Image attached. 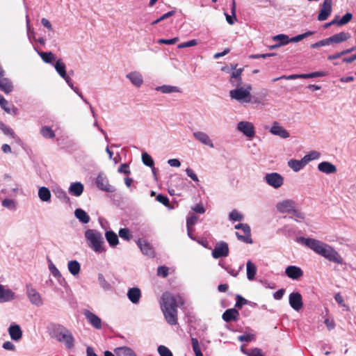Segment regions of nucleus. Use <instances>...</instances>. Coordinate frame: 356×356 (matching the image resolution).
<instances>
[{"label":"nucleus","mask_w":356,"mask_h":356,"mask_svg":"<svg viewBox=\"0 0 356 356\" xmlns=\"http://www.w3.org/2000/svg\"><path fill=\"white\" fill-rule=\"evenodd\" d=\"M297 241L308 247L318 254L336 264H342L343 259L332 247L312 238L298 237Z\"/></svg>","instance_id":"obj_1"},{"label":"nucleus","mask_w":356,"mask_h":356,"mask_svg":"<svg viewBox=\"0 0 356 356\" xmlns=\"http://www.w3.org/2000/svg\"><path fill=\"white\" fill-rule=\"evenodd\" d=\"M161 309L166 321L170 325L177 323V304L175 297L170 293H164L161 297Z\"/></svg>","instance_id":"obj_2"},{"label":"nucleus","mask_w":356,"mask_h":356,"mask_svg":"<svg viewBox=\"0 0 356 356\" xmlns=\"http://www.w3.org/2000/svg\"><path fill=\"white\" fill-rule=\"evenodd\" d=\"M88 246L95 252L101 253L106 251L104 245V241L102 234L96 229H87L85 232Z\"/></svg>","instance_id":"obj_3"},{"label":"nucleus","mask_w":356,"mask_h":356,"mask_svg":"<svg viewBox=\"0 0 356 356\" xmlns=\"http://www.w3.org/2000/svg\"><path fill=\"white\" fill-rule=\"evenodd\" d=\"M51 335L59 342L64 343L67 349H71L74 346V339L71 332L61 325L54 326Z\"/></svg>","instance_id":"obj_4"},{"label":"nucleus","mask_w":356,"mask_h":356,"mask_svg":"<svg viewBox=\"0 0 356 356\" xmlns=\"http://www.w3.org/2000/svg\"><path fill=\"white\" fill-rule=\"evenodd\" d=\"M235 90H232L229 92V95L232 99H234L237 101H243L244 102H251V95L250 91L252 90L251 85L248 84L246 86L245 88H243L241 86L236 87Z\"/></svg>","instance_id":"obj_5"},{"label":"nucleus","mask_w":356,"mask_h":356,"mask_svg":"<svg viewBox=\"0 0 356 356\" xmlns=\"http://www.w3.org/2000/svg\"><path fill=\"white\" fill-rule=\"evenodd\" d=\"M235 229H241L243 232V234L238 232H236V236L239 241L248 244L253 243L251 238L250 227L248 224L239 223L235 225Z\"/></svg>","instance_id":"obj_6"},{"label":"nucleus","mask_w":356,"mask_h":356,"mask_svg":"<svg viewBox=\"0 0 356 356\" xmlns=\"http://www.w3.org/2000/svg\"><path fill=\"white\" fill-rule=\"evenodd\" d=\"M229 254V246L226 242L220 241L214 247L212 251V256L214 259L225 257Z\"/></svg>","instance_id":"obj_7"},{"label":"nucleus","mask_w":356,"mask_h":356,"mask_svg":"<svg viewBox=\"0 0 356 356\" xmlns=\"http://www.w3.org/2000/svg\"><path fill=\"white\" fill-rule=\"evenodd\" d=\"M265 180L267 184L275 188H280L284 183L283 177L277 172L266 174Z\"/></svg>","instance_id":"obj_8"},{"label":"nucleus","mask_w":356,"mask_h":356,"mask_svg":"<svg viewBox=\"0 0 356 356\" xmlns=\"http://www.w3.org/2000/svg\"><path fill=\"white\" fill-rule=\"evenodd\" d=\"M237 129L245 136L252 138L255 135L254 127L252 123L247 121H241L238 123Z\"/></svg>","instance_id":"obj_9"},{"label":"nucleus","mask_w":356,"mask_h":356,"mask_svg":"<svg viewBox=\"0 0 356 356\" xmlns=\"http://www.w3.org/2000/svg\"><path fill=\"white\" fill-rule=\"evenodd\" d=\"M97 186L102 191L113 193L115 188L111 186L106 177L99 174L96 179Z\"/></svg>","instance_id":"obj_10"},{"label":"nucleus","mask_w":356,"mask_h":356,"mask_svg":"<svg viewBox=\"0 0 356 356\" xmlns=\"http://www.w3.org/2000/svg\"><path fill=\"white\" fill-rule=\"evenodd\" d=\"M289 301L291 307L296 311H299L303 307L302 298L298 292L291 293L289 295Z\"/></svg>","instance_id":"obj_11"},{"label":"nucleus","mask_w":356,"mask_h":356,"mask_svg":"<svg viewBox=\"0 0 356 356\" xmlns=\"http://www.w3.org/2000/svg\"><path fill=\"white\" fill-rule=\"evenodd\" d=\"M296 205V204L293 200H285L278 202L276 205V208L280 213H291Z\"/></svg>","instance_id":"obj_12"},{"label":"nucleus","mask_w":356,"mask_h":356,"mask_svg":"<svg viewBox=\"0 0 356 356\" xmlns=\"http://www.w3.org/2000/svg\"><path fill=\"white\" fill-rule=\"evenodd\" d=\"M332 13V0H324L320 13L318 15L319 21H324L327 19Z\"/></svg>","instance_id":"obj_13"},{"label":"nucleus","mask_w":356,"mask_h":356,"mask_svg":"<svg viewBox=\"0 0 356 356\" xmlns=\"http://www.w3.org/2000/svg\"><path fill=\"white\" fill-rule=\"evenodd\" d=\"M236 67L237 65H232V68L234 70L231 74L229 81L233 86L239 87L242 84L241 74L243 71V68L236 69Z\"/></svg>","instance_id":"obj_14"},{"label":"nucleus","mask_w":356,"mask_h":356,"mask_svg":"<svg viewBox=\"0 0 356 356\" xmlns=\"http://www.w3.org/2000/svg\"><path fill=\"white\" fill-rule=\"evenodd\" d=\"M54 67H55L56 72H58V74L63 79H64L66 81V82L69 84V86L72 87V85H71V83H70L71 79L70 78L69 76L67 75L65 64L63 63V61L61 58H59L56 60V62L54 65Z\"/></svg>","instance_id":"obj_15"},{"label":"nucleus","mask_w":356,"mask_h":356,"mask_svg":"<svg viewBox=\"0 0 356 356\" xmlns=\"http://www.w3.org/2000/svg\"><path fill=\"white\" fill-rule=\"evenodd\" d=\"M286 275L292 280H299L303 275L302 270L296 266H289L285 269Z\"/></svg>","instance_id":"obj_16"},{"label":"nucleus","mask_w":356,"mask_h":356,"mask_svg":"<svg viewBox=\"0 0 356 356\" xmlns=\"http://www.w3.org/2000/svg\"><path fill=\"white\" fill-rule=\"evenodd\" d=\"M84 315L88 323L95 329L99 330L102 328V320L99 316L89 310H86Z\"/></svg>","instance_id":"obj_17"},{"label":"nucleus","mask_w":356,"mask_h":356,"mask_svg":"<svg viewBox=\"0 0 356 356\" xmlns=\"http://www.w3.org/2000/svg\"><path fill=\"white\" fill-rule=\"evenodd\" d=\"M270 132L275 135L278 136L282 138H287L289 137V133L283 127L280 126L277 122H274L270 129Z\"/></svg>","instance_id":"obj_18"},{"label":"nucleus","mask_w":356,"mask_h":356,"mask_svg":"<svg viewBox=\"0 0 356 356\" xmlns=\"http://www.w3.org/2000/svg\"><path fill=\"white\" fill-rule=\"evenodd\" d=\"M27 296L33 304L37 306H40L42 304L40 293L29 285L27 286Z\"/></svg>","instance_id":"obj_19"},{"label":"nucleus","mask_w":356,"mask_h":356,"mask_svg":"<svg viewBox=\"0 0 356 356\" xmlns=\"http://www.w3.org/2000/svg\"><path fill=\"white\" fill-rule=\"evenodd\" d=\"M239 312L236 308H231L225 310L222 318L225 322L236 321L238 319Z\"/></svg>","instance_id":"obj_20"},{"label":"nucleus","mask_w":356,"mask_h":356,"mask_svg":"<svg viewBox=\"0 0 356 356\" xmlns=\"http://www.w3.org/2000/svg\"><path fill=\"white\" fill-rule=\"evenodd\" d=\"M350 38L349 33L340 32L334 34L332 36L327 38L329 44L331 43H341L342 42L348 40Z\"/></svg>","instance_id":"obj_21"},{"label":"nucleus","mask_w":356,"mask_h":356,"mask_svg":"<svg viewBox=\"0 0 356 356\" xmlns=\"http://www.w3.org/2000/svg\"><path fill=\"white\" fill-rule=\"evenodd\" d=\"M15 293L10 289H5L0 284V302H5L13 300Z\"/></svg>","instance_id":"obj_22"},{"label":"nucleus","mask_w":356,"mask_h":356,"mask_svg":"<svg viewBox=\"0 0 356 356\" xmlns=\"http://www.w3.org/2000/svg\"><path fill=\"white\" fill-rule=\"evenodd\" d=\"M318 169L319 171L326 174H331L337 172L336 166L327 161L320 163L318 165Z\"/></svg>","instance_id":"obj_23"},{"label":"nucleus","mask_w":356,"mask_h":356,"mask_svg":"<svg viewBox=\"0 0 356 356\" xmlns=\"http://www.w3.org/2000/svg\"><path fill=\"white\" fill-rule=\"evenodd\" d=\"M193 136L202 144L208 145L210 147H213V144L207 134L202 131H197L193 133Z\"/></svg>","instance_id":"obj_24"},{"label":"nucleus","mask_w":356,"mask_h":356,"mask_svg":"<svg viewBox=\"0 0 356 356\" xmlns=\"http://www.w3.org/2000/svg\"><path fill=\"white\" fill-rule=\"evenodd\" d=\"M138 245L142 252L148 256H154V250L151 245L145 240H138Z\"/></svg>","instance_id":"obj_25"},{"label":"nucleus","mask_w":356,"mask_h":356,"mask_svg":"<svg viewBox=\"0 0 356 356\" xmlns=\"http://www.w3.org/2000/svg\"><path fill=\"white\" fill-rule=\"evenodd\" d=\"M127 296L131 302L137 304L141 297L140 290L136 287L131 288L128 291Z\"/></svg>","instance_id":"obj_26"},{"label":"nucleus","mask_w":356,"mask_h":356,"mask_svg":"<svg viewBox=\"0 0 356 356\" xmlns=\"http://www.w3.org/2000/svg\"><path fill=\"white\" fill-rule=\"evenodd\" d=\"M8 333L10 338L14 341H18L22 337V330L18 325H10L8 328Z\"/></svg>","instance_id":"obj_27"},{"label":"nucleus","mask_w":356,"mask_h":356,"mask_svg":"<svg viewBox=\"0 0 356 356\" xmlns=\"http://www.w3.org/2000/svg\"><path fill=\"white\" fill-rule=\"evenodd\" d=\"M105 237L111 247L114 248L119 243L118 235L113 231H107Z\"/></svg>","instance_id":"obj_28"},{"label":"nucleus","mask_w":356,"mask_h":356,"mask_svg":"<svg viewBox=\"0 0 356 356\" xmlns=\"http://www.w3.org/2000/svg\"><path fill=\"white\" fill-rule=\"evenodd\" d=\"M305 161L302 158L301 160L291 159L288 161V165L295 172H298L306 165Z\"/></svg>","instance_id":"obj_29"},{"label":"nucleus","mask_w":356,"mask_h":356,"mask_svg":"<svg viewBox=\"0 0 356 356\" xmlns=\"http://www.w3.org/2000/svg\"><path fill=\"white\" fill-rule=\"evenodd\" d=\"M127 77L137 87L140 86L143 82L142 75L139 72H131L127 75Z\"/></svg>","instance_id":"obj_30"},{"label":"nucleus","mask_w":356,"mask_h":356,"mask_svg":"<svg viewBox=\"0 0 356 356\" xmlns=\"http://www.w3.org/2000/svg\"><path fill=\"white\" fill-rule=\"evenodd\" d=\"M13 89L12 82L7 78H0V90L6 94L10 92Z\"/></svg>","instance_id":"obj_31"},{"label":"nucleus","mask_w":356,"mask_h":356,"mask_svg":"<svg viewBox=\"0 0 356 356\" xmlns=\"http://www.w3.org/2000/svg\"><path fill=\"white\" fill-rule=\"evenodd\" d=\"M38 196L41 201L49 202L51 199V195L48 188L42 186L38 190Z\"/></svg>","instance_id":"obj_32"},{"label":"nucleus","mask_w":356,"mask_h":356,"mask_svg":"<svg viewBox=\"0 0 356 356\" xmlns=\"http://www.w3.org/2000/svg\"><path fill=\"white\" fill-rule=\"evenodd\" d=\"M70 193L75 196H80L83 191V185L80 182L71 184L69 188Z\"/></svg>","instance_id":"obj_33"},{"label":"nucleus","mask_w":356,"mask_h":356,"mask_svg":"<svg viewBox=\"0 0 356 356\" xmlns=\"http://www.w3.org/2000/svg\"><path fill=\"white\" fill-rule=\"evenodd\" d=\"M75 216L82 223L86 224L89 222L90 218V216L86 213L85 211L81 209H77L74 212Z\"/></svg>","instance_id":"obj_34"},{"label":"nucleus","mask_w":356,"mask_h":356,"mask_svg":"<svg viewBox=\"0 0 356 356\" xmlns=\"http://www.w3.org/2000/svg\"><path fill=\"white\" fill-rule=\"evenodd\" d=\"M115 353L118 356H136L134 350L127 346L116 348Z\"/></svg>","instance_id":"obj_35"},{"label":"nucleus","mask_w":356,"mask_h":356,"mask_svg":"<svg viewBox=\"0 0 356 356\" xmlns=\"http://www.w3.org/2000/svg\"><path fill=\"white\" fill-rule=\"evenodd\" d=\"M247 277L249 280H252L257 273L256 266L251 261H248L246 264Z\"/></svg>","instance_id":"obj_36"},{"label":"nucleus","mask_w":356,"mask_h":356,"mask_svg":"<svg viewBox=\"0 0 356 356\" xmlns=\"http://www.w3.org/2000/svg\"><path fill=\"white\" fill-rule=\"evenodd\" d=\"M236 1H235V0H232V16L229 15L228 14H225L226 20L231 25L234 24V22L237 20L236 16Z\"/></svg>","instance_id":"obj_37"},{"label":"nucleus","mask_w":356,"mask_h":356,"mask_svg":"<svg viewBox=\"0 0 356 356\" xmlns=\"http://www.w3.org/2000/svg\"><path fill=\"white\" fill-rule=\"evenodd\" d=\"M40 134L45 138H55V133L52 129L48 126H44L40 129Z\"/></svg>","instance_id":"obj_38"},{"label":"nucleus","mask_w":356,"mask_h":356,"mask_svg":"<svg viewBox=\"0 0 356 356\" xmlns=\"http://www.w3.org/2000/svg\"><path fill=\"white\" fill-rule=\"evenodd\" d=\"M142 161L145 165L152 168V172L155 174V168H154V161L147 153L144 152L142 154Z\"/></svg>","instance_id":"obj_39"},{"label":"nucleus","mask_w":356,"mask_h":356,"mask_svg":"<svg viewBox=\"0 0 356 356\" xmlns=\"http://www.w3.org/2000/svg\"><path fill=\"white\" fill-rule=\"evenodd\" d=\"M68 269L73 275H76L80 271V264L75 260L70 261L68 262Z\"/></svg>","instance_id":"obj_40"},{"label":"nucleus","mask_w":356,"mask_h":356,"mask_svg":"<svg viewBox=\"0 0 356 356\" xmlns=\"http://www.w3.org/2000/svg\"><path fill=\"white\" fill-rule=\"evenodd\" d=\"M40 56L42 60L47 63H51L55 60V56L51 51L44 52L42 51L40 54Z\"/></svg>","instance_id":"obj_41"},{"label":"nucleus","mask_w":356,"mask_h":356,"mask_svg":"<svg viewBox=\"0 0 356 356\" xmlns=\"http://www.w3.org/2000/svg\"><path fill=\"white\" fill-rule=\"evenodd\" d=\"M321 156V154L316 151H312L308 154L305 155L303 159L305 161L306 164H307L309 161L318 159Z\"/></svg>","instance_id":"obj_42"},{"label":"nucleus","mask_w":356,"mask_h":356,"mask_svg":"<svg viewBox=\"0 0 356 356\" xmlns=\"http://www.w3.org/2000/svg\"><path fill=\"white\" fill-rule=\"evenodd\" d=\"M314 33V31H307L302 34H300V35H298L295 37H293L290 39V42H298L312 35H313Z\"/></svg>","instance_id":"obj_43"},{"label":"nucleus","mask_w":356,"mask_h":356,"mask_svg":"<svg viewBox=\"0 0 356 356\" xmlns=\"http://www.w3.org/2000/svg\"><path fill=\"white\" fill-rule=\"evenodd\" d=\"M305 79V74H291L289 76L283 75L282 76L275 78L273 79V81H277L280 79H286V80H291V79Z\"/></svg>","instance_id":"obj_44"},{"label":"nucleus","mask_w":356,"mask_h":356,"mask_svg":"<svg viewBox=\"0 0 356 356\" xmlns=\"http://www.w3.org/2000/svg\"><path fill=\"white\" fill-rule=\"evenodd\" d=\"M191 343H192V347H193V351H194L195 355L196 356L203 355V354L201 352L200 348L199 341L196 338L191 339Z\"/></svg>","instance_id":"obj_45"},{"label":"nucleus","mask_w":356,"mask_h":356,"mask_svg":"<svg viewBox=\"0 0 356 356\" xmlns=\"http://www.w3.org/2000/svg\"><path fill=\"white\" fill-rule=\"evenodd\" d=\"M119 236L122 238L127 240V241H130L132 237V235H131L129 229L127 228L120 229L119 230Z\"/></svg>","instance_id":"obj_46"},{"label":"nucleus","mask_w":356,"mask_h":356,"mask_svg":"<svg viewBox=\"0 0 356 356\" xmlns=\"http://www.w3.org/2000/svg\"><path fill=\"white\" fill-rule=\"evenodd\" d=\"M158 352L161 356H172V352L164 346H159Z\"/></svg>","instance_id":"obj_47"},{"label":"nucleus","mask_w":356,"mask_h":356,"mask_svg":"<svg viewBox=\"0 0 356 356\" xmlns=\"http://www.w3.org/2000/svg\"><path fill=\"white\" fill-rule=\"evenodd\" d=\"M243 352L248 356H263L261 350L259 348H254L249 351L244 350L242 349Z\"/></svg>","instance_id":"obj_48"},{"label":"nucleus","mask_w":356,"mask_h":356,"mask_svg":"<svg viewBox=\"0 0 356 356\" xmlns=\"http://www.w3.org/2000/svg\"><path fill=\"white\" fill-rule=\"evenodd\" d=\"M236 302L235 304V307L236 308L240 309L243 307V305H246L248 303V300L240 295H236Z\"/></svg>","instance_id":"obj_49"},{"label":"nucleus","mask_w":356,"mask_h":356,"mask_svg":"<svg viewBox=\"0 0 356 356\" xmlns=\"http://www.w3.org/2000/svg\"><path fill=\"white\" fill-rule=\"evenodd\" d=\"M175 13V10H171V11H169L167 13L163 15L162 16H161L159 19L154 20V22H152V25H154V24H158L159 22L164 20L165 19H167L172 15H174Z\"/></svg>","instance_id":"obj_50"},{"label":"nucleus","mask_w":356,"mask_h":356,"mask_svg":"<svg viewBox=\"0 0 356 356\" xmlns=\"http://www.w3.org/2000/svg\"><path fill=\"white\" fill-rule=\"evenodd\" d=\"M229 218L234 221H241L243 219V216L236 210H233L229 213Z\"/></svg>","instance_id":"obj_51"},{"label":"nucleus","mask_w":356,"mask_h":356,"mask_svg":"<svg viewBox=\"0 0 356 356\" xmlns=\"http://www.w3.org/2000/svg\"><path fill=\"white\" fill-rule=\"evenodd\" d=\"M353 17V15L350 13H347L345 14L341 19L339 20V26H342L348 22H349Z\"/></svg>","instance_id":"obj_52"},{"label":"nucleus","mask_w":356,"mask_h":356,"mask_svg":"<svg viewBox=\"0 0 356 356\" xmlns=\"http://www.w3.org/2000/svg\"><path fill=\"white\" fill-rule=\"evenodd\" d=\"M0 106L6 113H10L9 104L2 96L0 97Z\"/></svg>","instance_id":"obj_53"},{"label":"nucleus","mask_w":356,"mask_h":356,"mask_svg":"<svg viewBox=\"0 0 356 356\" xmlns=\"http://www.w3.org/2000/svg\"><path fill=\"white\" fill-rule=\"evenodd\" d=\"M197 221V217L195 215L191 216V217L187 218L186 220V225H187V229L189 232L190 229H191V227L194 225Z\"/></svg>","instance_id":"obj_54"},{"label":"nucleus","mask_w":356,"mask_h":356,"mask_svg":"<svg viewBox=\"0 0 356 356\" xmlns=\"http://www.w3.org/2000/svg\"><path fill=\"white\" fill-rule=\"evenodd\" d=\"M274 40H280L281 45L286 44L290 42V39L289 38V37L287 35H285L283 34H280V35L275 36Z\"/></svg>","instance_id":"obj_55"},{"label":"nucleus","mask_w":356,"mask_h":356,"mask_svg":"<svg viewBox=\"0 0 356 356\" xmlns=\"http://www.w3.org/2000/svg\"><path fill=\"white\" fill-rule=\"evenodd\" d=\"M179 41V38L176 37L172 39H159L157 42L159 44H174Z\"/></svg>","instance_id":"obj_56"},{"label":"nucleus","mask_w":356,"mask_h":356,"mask_svg":"<svg viewBox=\"0 0 356 356\" xmlns=\"http://www.w3.org/2000/svg\"><path fill=\"white\" fill-rule=\"evenodd\" d=\"M197 44V42L196 40H191L190 41H188L186 42L181 43L179 44L177 47L179 49H183L186 47H190L193 46H195Z\"/></svg>","instance_id":"obj_57"},{"label":"nucleus","mask_w":356,"mask_h":356,"mask_svg":"<svg viewBox=\"0 0 356 356\" xmlns=\"http://www.w3.org/2000/svg\"><path fill=\"white\" fill-rule=\"evenodd\" d=\"M325 45H329V42H328L327 38L321 40L317 42H315V43L311 44V47L313 49H316L320 47H323V46H325Z\"/></svg>","instance_id":"obj_58"},{"label":"nucleus","mask_w":356,"mask_h":356,"mask_svg":"<svg viewBox=\"0 0 356 356\" xmlns=\"http://www.w3.org/2000/svg\"><path fill=\"white\" fill-rule=\"evenodd\" d=\"M169 268L166 266H159L157 269L158 275L166 277L168 275Z\"/></svg>","instance_id":"obj_59"},{"label":"nucleus","mask_w":356,"mask_h":356,"mask_svg":"<svg viewBox=\"0 0 356 356\" xmlns=\"http://www.w3.org/2000/svg\"><path fill=\"white\" fill-rule=\"evenodd\" d=\"M118 172L123 173L124 175H129L131 172L129 170V165L127 163L121 164L120 165V167L118 168Z\"/></svg>","instance_id":"obj_60"},{"label":"nucleus","mask_w":356,"mask_h":356,"mask_svg":"<svg viewBox=\"0 0 356 356\" xmlns=\"http://www.w3.org/2000/svg\"><path fill=\"white\" fill-rule=\"evenodd\" d=\"M238 339L240 341L249 342V341H252L254 339V335L253 334H243V335L239 336L238 337Z\"/></svg>","instance_id":"obj_61"},{"label":"nucleus","mask_w":356,"mask_h":356,"mask_svg":"<svg viewBox=\"0 0 356 356\" xmlns=\"http://www.w3.org/2000/svg\"><path fill=\"white\" fill-rule=\"evenodd\" d=\"M156 200L163 204L165 206L169 205V200L167 196L159 194L156 197Z\"/></svg>","instance_id":"obj_62"},{"label":"nucleus","mask_w":356,"mask_h":356,"mask_svg":"<svg viewBox=\"0 0 356 356\" xmlns=\"http://www.w3.org/2000/svg\"><path fill=\"white\" fill-rule=\"evenodd\" d=\"M160 90L163 93H170L177 91L176 87L169 86H163L160 88Z\"/></svg>","instance_id":"obj_63"},{"label":"nucleus","mask_w":356,"mask_h":356,"mask_svg":"<svg viewBox=\"0 0 356 356\" xmlns=\"http://www.w3.org/2000/svg\"><path fill=\"white\" fill-rule=\"evenodd\" d=\"M186 172L187 174V175L191 177L193 181H198V177L196 175V174H195V172H193V170L189 168H186Z\"/></svg>","instance_id":"obj_64"}]
</instances>
